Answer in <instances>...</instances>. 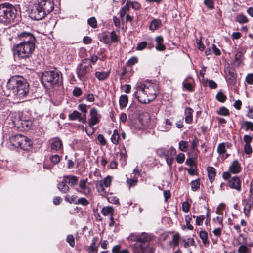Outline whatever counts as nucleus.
I'll return each instance as SVG.
<instances>
[{
    "label": "nucleus",
    "mask_w": 253,
    "mask_h": 253,
    "mask_svg": "<svg viewBox=\"0 0 253 253\" xmlns=\"http://www.w3.org/2000/svg\"><path fill=\"white\" fill-rule=\"evenodd\" d=\"M199 144V140L197 138H195L191 142V148L193 151H195Z\"/></svg>",
    "instance_id": "62"
},
{
    "label": "nucleus",
    "mask_w": 253,
    "mask_h": 253,
    "mask_svg": "<svg viewBox=\"0 0 253 253\" xmlns=\"http://www.w3.org/2000/svg\"><path fill=\"white\" fill-rule=\"evenodd\" d=\"M199 236L204 245L209 243L208 233L207 232L205 231H201L199 233Z\"/></svg>",
    "instance_id": "39"
},
{
    "label": "nucleus",
    "mask_w": 253,
    "mask_h": 253,
    "mask_svg": "<svg viewBox=\"0 0 253 253\" xmlns=\"http://www.w3.org/2000/svg\"><path fill=\"white\" fill-rule=\"evenodd\" d=\"M30 120V117L29 116L20 112L10 113V115L6 118L7 122L11 121L12 123H15V121L18 120L22 122Z\"/></svg>",
    "instance_id": "12"
},
{
    "label": "nucleus",
    "mask_w": 253,
    "mask_h": 253,
    "mask_svg": "<svg viewBox=\"0 0 253 253\" xmlns=\"http://www.w3.org/2000/svg\"><path fill=\"white\" fill-rule=\"evenodd\" d=\"M229 186L231 189H234L238 192L241 191V182L238 177L234 176L229 180Z\"/></svg>",
    "instance_id": "17"
},
{
    "label": "nucleus",
    "mask_w": 253,
    "mask_h": 253,
    "mask_svg": "<svg viewBox=\"0 0 253 253\" xmlns=\"http://www.w3.org/2000/svg\"><path fill=\"white\" fill-rule=\"evenodd\" d=\"M172 234L173 235L174 234L171 232H164L160 235L159 239L162 241H166L168 239H170V236Z\"/></svg>",
    "instance_id": "44"
},
{
    "label": "nucleus",
    "mask_w": 253,
    "mask_h": 253,
    "mask_svg": "<svg viewBox=\"0 0 253 253\" xmlns=\"http://www.w3.org/2000/svg\"><path fill=\"white\" fill-rule=\"evenodd\" d=\"M162 24L161 21L159 19H154L152 21L149 29L151 30L154 31L158 29Z\"/></svg>",
    "instance_id": "30"
},
{
    "label": "nucleus",
    "mask_w": 253,
    "mask_h": 253,
    "mask_svg": "<svg viewBox=\"0 0 253 253\" xmlns=\"http://www.w3.org/2000/svg\"><path fill=\"white\" fill-rule=\"evenodd\" d=\"M7 87L12 91L19 99H22L29 92V84L21 76H13L7 81Z\"/></svg>",
    "instance_id": "1"
},
{
    "label": "nucleus",
    "mask_w": 253,
    "mask_h": 253,
    "mask_svg": "<svg viewBox=\"0 0 253 253\" xmlns=\"http://www.w3.org/2000/svg\"><path fill=\"white\" fill-rule=\"evenodd\" d=\"M13 126L17 127L21 131H27L30 129L32 122L30 120L20 122V121H16L15 123H12Z\"/></svg>",
    "instance_id": "14"
},
{
    "label": "nucleus",
    "mask_w": 253,
    "mask_h": 253,
    "mask_svg": "<svg viewBox=\"0 0 253 253\" xmlns=\"http://www.w3.org/2000/svg\"><path fill=\"white\" fill-rule=\"evenodd\" d=\"M106 198L107 199L109 202L117 204H119V199L117 197L113 196L112 194H108L107 196H106Z\"/></svg>",
    "instance_id": "42"
},
{
    "label": "nucleus",
    "mask_w": 253,
    "mask_h": 253,
    "mask_svg": "<svg viewBox=\"0 0 253 253\" xmlns=\"http://www.w3.org/2000/svg\"><path fill=\"white\" fill-rule=\"evenodd\" d=\"M246 82L250 84H253V74H249L246 77Z\"/></svg>",
    "instance_id": "61"
},
{
    "label": "nucleus",
    "mask_w": 253,
    "mask_h": 253,
    "mask_svg": "<svg viewBox=\"0 0 253 253\" xmlns=\"http://www.w3.org/2000/svg\"><path fill=\"white\" fill-rule=\"evenodd\" d=\"M97 140L99 142L101 145H105L106 144V141L102 134H99L97 136Z\"/></svg>",
    "instance_id": "64"
},
{
    "label": "nucleus",
    "mask_w": 253,
    "mask_h": 253,
    "mask_svg": "<svg viewBox=\"0 0 253 253\" xmlns=\"http://www.w3.org/2000/svg\"><path fill=\"white\" fill-rule=\"evenodd\" d=\"M179 149L182 152H186L188 147V142L186 141L181 140L179 142Z\"/></svg>",
    "instance_id": "40"
},
{
    "label": "nucleus",
    "mask_w": 253,
    "mask_h": 253,
    "mask_svg": "<svg viewBox=\"0 0 253 253\" xmlns=\"http://www.w3.org/2000/svg\"><path fill=\"white\" fill-rule=\"evenodd\" d=\"M136 90L134 95L137 98L138 101L142 103H147L149 102V99L146 97V92L145 84L138 83L136 85Z\"/></svg>",
    "instance_id": "8"
},
{
    "label": "nucleus",
    "mask_w": 253,
    "mask_h": 253,
    "mask_svg": "<svg viewBox=\"0 0 253 253\" xmlns=\"http://www.w3.org/2000/svg\"><path fill=\"white\" fill-rule=\"evenodd\" d=\"M109 72H96L95 76L99 80L104 81L109 77Z\"/></svg>",
    "instance_id": "29"
},
{
    "label": "nucleus",
    "mask_w": 253,
    "mask_h": 253,
    "mask_svg": "<svg viewBox=\"0 0 253 253\" xmlns=\"http://www.w3.org/2000/svg\"><path fill=\"white\" fill-rule=\"evenodd\" d=\"M16 10L9 3L1 4V23L5 25L12 22L16 17Z\"/></svg>",
    "instance_id": "5"
},
{
    "label": "nucleus",
    "mask_w": 253,
    "mask_h": 253,
    "mask_svg": "<svg viewBox=\"0 0 253 253\" xmlns=\"http://www.w3.org/2000/svg\"><path fill=\"white\" fill-rule=\"evenodd\" d=\"M86 105L84 104H80L78 105V109L83 113L82 118L79 119V122L84 124L86 122V114L87 113Z\"/></svg>",
    "instance_id": "21"
},
{
    "label": "nucleus",
    "mask_w": 253,
    "mask_h": 253,
    "mask_svg": "<svg viewBox=\"0 0 253 253\" xmlns=\"http://www.w3.org/2000/svg\"><path fill=\"white\" fill-rule=\"evenodd\" d=\"M90 65H85L82 64H80L77 68L78 77L82 81L87 79V75L90 70Z\"/></svg>",
    "instance_id": "13"
},
{
    "label": "nucleus",
    "mask_w": 253,
    "mask_h": 253,
    "mask_svg": "<svg viewBox=\"0 0 253 253\" xmlns=\"http://www.w3.org/2000/svg\"><path fill=\"white\" fill-rule=\"evenodd\" d=\"M139 233H132L129 235L128 237V240L132 241H136L139 242Z\"/></svg>",
    "instance_id": "48"
},
{
    "label": "nucleus",
    "mask_w": 253,
    "mask_h": 253,
    "mask_svg": "<svg viewBox=\"0 0 253 253\" xmlns=\"http://www.w3.org/2000/svg\"><path fill=\"white\" fill-rule=\"evenodd\" d=\"M35 45L28 44H18L15 48V54H16L20 60L29 59L34 51Z\"/></svg>",
    "instance_id": "6"
},
{
    "label": "nucleus",
    "mask_w": 253,
    "mask_h": 253,
    "mask_svg": "<svg viewBox=\"0 0 253 253\" xmlns=\"http://www.w3.org/2000/svg\"><path fill=\"white\" fill-rule=\"evenodd\" d=\"M245 239H246V237H245V235L243 234L240 235L239 239H238V243L241 245L238 250L239 253H246L247 252V247L244 245L246 243Z\"/></svg>",
    "instance_id": "20"
},
{
    "label": "nucleus",
    "mask_w": 253,
    "mask_h": 253,
    "mask_svg": "<svg viewBox=\"0 0 253 253\" xmlns=\"http://www.w3.org/2000/svg\"><path fill=\"white\" fill-rule=\"evenodd\" d=\"M87 179H81L79 182V189H77L76 190L78 192H82L85 195L89 193L90 189L89 187L86 185Z\"/></svg>",
    "instance_id": "19"
},
{
    "label": "nucleus",
    "mask_w": 253,
    "mask_h": 253,
    "mask_svg": "<svg viewBox=\"0 0 253 253\" xmlns=\"http://www.w3.org/2000/svg\"><path fill=\"white\" fill-rule=\"evenodd\" d=\"M231 144L229 142H222L218 145L217 151L220 155L224 154L226 152V148H229L231 146Z\"/></svg>",
    "instance_id": "24"
},
{
    "label": "nucleus",
    "mask_w": 253,
    "mask_h": 253,
    "mask_svg": "<svg viewBox=\"0 0 253 253\" xmlns=\"http://www.w3.org/2000/svg\"><path fill=\"white\" fill-rule=\"evenodd\" d=\"M244 126L246 130H251L253 131V123L249 121H245L244 123Z\"/></svg>",
    "instance_id": "54"
},
{
    "label": "nucleus",
    "mask_w": 253,
    "mask_h": 253,
    "mask_svg": "<svg viewBox=\"0 0 253 253\" xmlns=\"http://www.w3.org/2000/svg\"><path fill=\"white\" fill-rule=\"evenodd\" d=\"M113 212V208L110 206L104 207L101 211L102 213L104 215L112 214Z\"/></svg>",
    "instance_id": "43"
},
{
    "label": "nucleus",
    "mask_w": 253,
    "mask_h": 253,
    "mask_svg": "<svg viewBox=\"0 0 253 253\" xmlns=\"http://www.w3.org/2000/svg\"><path fill=\"white\" fill-rule=\"evenodd\" d=\"M190 79L192 82L193 81L192 79L191 78H187L184 80L183 82V86L184 88L189 91H192L193 90V87L191 82L188 81V80Z\"/></svg>",
    "instance_id": "32"
},
{
    "label": "nucleus",
    "mask_w": 253,
    "mask_h": 253,
    "mask_svg": "<svg viewBox=\"0 0 253 253\" xmlns=\"http://www.w3.org/2000/svg\"><path fill=\"white\" fill-rule=\"evenodd\" d=\"M50 161L54 164H58L60 161V158L59 155H54L50 157Z\"/></svg>",
    "instance_id": "60"
},
{
    "label": "nucleus",
    "mask_w": 253,
    "mask_h": 253,
    "mask_svg": "<svg viewBox=\"0 0 253 253\" xmlns=\"http://www.w3.org/2000/svg\"><path fill=\"white\" fill-rule=\"evenodd\" d=\"M242 170L241 164L237 160H234L230 165L228 171L223 172V178L225 180L231 178V174H237Z\"/></svg>",
    "instance_id": "9"
},
{
    "label": "nucleus",
    "mask_w": 253,
    "mask_h": 253,
    "mask_svg": "<svg viewBox=\"0 0 253 253\" xmlns=\"http://www.w3.org/2000/svg\"><path fill=\"white\" fill-rule=\"evenodd\" d=\"M110 41L111 43L117 42L118 41V36L117 35L114 31H112L110 33Z\"/></svg>",
    "instance_id": "57"
},
{
    "label": "nucleus",
    "mask_w": 253,
    "mask_h": 253,
    "mask_svg": "<svg viewBox=\"0 0 253 253\" xmlns=\"http://www.w3.org/2000/svg\"><path fill=\"white\" fill-rule=\"evenodd\" d=\"M204 3L209 9L212 10L214 8L213 0H204Z\"/></svg>",
    "instance_id": "47"
},
{
    "label": "nucleus",
    "mask_w": 253,
    "mask_h": 253,
    "mask_svg": "<svg viewBox=\"0 0 253 253\" xmlns=\"http://www.w3.org/2000/svg\"><path fill=\"white\" fill-rule=\"evenodd\" d=\"M146 97L149 99V102L153 100L159 93V87L155 83L146 82L145 84Z\"/></svg>",
    "instance_id": "10"
},
{
    "label": "nucleus",
    "mask_w": 253,
    "mask_h": 253,
    "mask_svg": "<svg viewBox=\"0 0 253 253\" xmlns=\"http://www.w3.org/2000/svg\"><path fill=\"white\" fill-rule=\"evenodd\" d=\"M180 242L183 243V247L186 249L190 248L191 247H196L197 246L193 238H182L178 233H176L173 235L172 240L169 242V245L170 246L175 247L179 246Z\"/></svg>",
    "instance_id": "7"
},
{
    "label": "nucleus",
    "mask_w": 253,
    "mask_h": 253,
    "mask_svg": "<svg viewBox=\"0 0 253 253\" xmlns=\"http://www.w3.org/2000/svg\"><path fill=\"white\" fill-rule=\"evenodd\" d=\"M121 246L120 245L114 246L112 249V253H130L129 251L126 249L121 250Z\"/></svg>",
    "instance_id": "33"
},
{
    "label": "nucleus",
    "mask_w": 253,
    "mask_h": 253,
    "mask_svg": "<svg viewBox=\"0 0 253 253\" xmlns=\"http://www.w3.org/2000/svg\"><path fill=\"white\" fill-rule=\"evenodd\" d=\"M229 82L231 84H234L236 82V74L234 71L230 69L228 71V75H227Z\"/></svg>",
    "instance_id": "31"
},
{
    "label": "nucleus",
    "mask_w": 253,
    "mask_h": 253,
    "mask_svg": "<svg viewBox=\"0 0 253 253\" xmlns=\"http://www.w3.org/2000/svg\"><path fill=\"white\" fill-rule=\"evenodd\" d=\"M182 207L183 211L186 213H188L190 208V204L188 202H184L182 203Z\"/></svg>",
    "instance_id": "63"
},
{
    "label": "nucleus",
    "mask_w": 253,
    "mask_h": 253,
    "mask_svg": "<svg viewBox=\"0 0 253 253\" xmlns=\"http://www.w3.org/2000/svg\"><path fill=\"white\" fill-rule=\"evenodd\" d=\"M62 147V142L60 139H56L54 140L51 144V148L53 150H58Z\"/></svg>",
    "instance_id": "36"
},
{
    "label": "nucleus",
    "mask_w": 253,
    "mask_h": 253,
    "mask_svg": "<svg viewBox=\"0 0 253 253\" xmlns=\"http://www.w3.org/2000/svg\"><path fill=\"white\" fill-rule=\"evenodd\" d=\"M66 241L72 247L75 246V239L72 235H68L66 238Z\"/></svg>",
    "instance_id": "51"
},
{
    "label": "nucleus",
    "mask_w": 253,
    "mask_h": 253,
    "mask_svg": "<svg viewBox=\"0 0 253 253\" xmlns=\"http://www.w3.org/2000/svg\"><path fill=\"white\" fill-rule=\"evenodd\" d=\"M217 112L220 115L227 116L229 114V110L224 107L220 108Z\"/></svg>",
    "instance_id": "56"
},
{
    "label": "nucleus",
    "mask_w": 253,
    "mask_h": 253,
    "mask_svg": "<svg viewBox=\"0 0 253 253\" xmlns=\"http://www.w3.org/2000/svg\"><path fill=\"white\" fill-rule=\"evenodd\" d=\"M82 93V89L79 87H75V88L74 89V90L73 91V94L75 97H78L80 96L81 95Z\"/></svg>",
    "instance_id": "58"
},
{
    "label": "nucleus",
    "mask_w": 253,
    "mask_h": 253,
    "mask_svg": "<svg viewBox=\"0 0 253 253\" xmlns=\"http://www.w3.org/2000/svg\"><path fill=\"white\" fill-rule=\"evenodd\" d=\"M76 204H81L83 206H86L89 204V202L85 198H80L75 202Z\"/></svg>",
    "instance_id": "53"
},
{
    "label": "nucleus",
    "mask_w": 253,
    "mask_h": 253,
    "mask_svg": "<svg viewBox=\"0 0 253 253\" xmlns=\"http://www.w3.org/2000/svg\"><path fill=\"white\" fill-rule=\"evenodd\" d=\"M138 62V59L136 57H132L129 59L126 63L128 66H132Z\"/></svg>",
    "instance_id": "55"
},
{
    "label": "nucleus",
    "mask_w": 253,
    "mask_h": 253,
    "mask_svg": "<svg viewBox=\"0 0 253 253\" xmlns=\"http://www.w3.org/2000/svg\"><path fill=\"white\" fill-rule=\"evenodd\" d=\"M191 189L193 191H196L198 188H199L200 187V180L199 179H196L195 180H193L190 183Z\"/></svg>",
    "instance_id": "45"
},
{
    "label": "nucleus",
    "mask_w": 253,
    "mask_h": 253,
    "mask_svg": "<svg viewBox=\"0 0 253 253\" xmlns=\"http://www.w3.org/2000/svg\"><path fill=\"white\" fill-rule=\"evenodd\" d=\"M82 118L81 114L77 110H74L72 113L69 115V119L70 120H75L78 119L79 122V119Z\"/></svg>",
    "instance_id": "38"
},
{
    "label": "nucleus",
    "mask_w": 253,
    "mask_h": 253,
    "mask_svg": "<svg viewBox=\"0 0 253 253\" xmlns=\"http://www.w3.org/2000/svg\"><path fill=\"white\" fill-rule=\"evenodd\" d=\"M147 45V43L146 42H142L138 44L136 47V49L137 50H142L146 47Z\"/></svg>",
    "instance_id": "59"
},
{
    "label": "nucleus",
    "mask_w": 253,
    "mask_h": 253,
    "mask_svg": "<svg viewBox=\"0 0 253 253\" xmlns=\"http://www.w3.org/2000/svg\"><path fill=\"white\" fill-rule=\"evenodd\" d=\"M90 118L88 120V125L90 127H92L99 122L100 115L98 114L96 108H93L90 111Z\"/></svg>",
    "instance_id": "15"
},
{
    "label": "nucleus",
    "mask_w": 253,
    "mask_h": 253,
    "mask_svg": "<svg viewBox=\"0 0 253 253\" xmlns=\"http://www.w3.org/2000/svg\"><path fill=\"white\" fill-rule=\"evenodd\" d=\"M216 99L221 102H224L226 99V96L221 91L217 93L216 96Z\"/></svg>",
    "instance_id": "50"
},
{
    "label": "nucleus",
    "mask_w": 253,
    "mask_h": 253,
    "mask_svg": "<svg viewBox=\"0 0 253 253\" xmlns=\"http://www.w3.org/2000/svg\"><path fill=\"white\" fill-rule=\"evenodd\" d=\"M62 80V74L57 70L45 71L42 76V82L46 88H50L54 85L61 83Z\"/></svg>",
    "instance_id": "3"
},
{
    "label": "nucleus",
    "mask_w": 253,
    "mask_h": 253,
    "mask_svg": "<svg viewBox=\"0 0 253 253\" xmlns=\"http://www.w3.org/2000/svg\"><path fill=\"white\" fill-rule=\"evenodd\" d=\"M236 20L239 23L242 24L246 23L248 21L247 17L245 15L242 14L237 15L236 17Z\"/></svg>",
    "instance_id": "46"
},
{
    "label": "nucleus",
    "mask_w": 253,
    "mask_h": 253,
    "mask_svg": "<svg viewBox=\"0 0 253 253\" xmlns=\"http://www.w3.org/2000/svg\"><path fill=\"white\" fill-rule=\"evenodd\" d=\"M151 235L146 232H142L139 234V242L141 243H145L149 242L151 240Z\"/></svg>",
    "instance_id": "27"
},
{
    "label": "nucleus",
    "mask_w": 253,
    "mask_h": 253,
    "mask_svg": "<svg viewBox=\"0 0 253 253\" xmlns=\"http://www.w3.org/2000/svg\"><path fill=\"white\" fill-rule=\"evenodd\" d=\"M96 188L99 194L103 197H106L108 194L106 188L104 185H102L101 182H96Z\"/></svg>",
    "instance_id": "26"
},
{
    "label": "nucleus",
    "mask_w": 253,
    "mask_h": 253,
    "mask_svg": "<svg viewBox=\"0 0 253 253\" xmlns=\"http://www.w3.org/2000/svg\"><path fill=\"white\" fill-rule=\"evenodd\" d=\"M63 178L71 186H74L77 184L78 177L76 176L72 175H65L63 176Z\"/></svg>",
    "instance_id": "23"
},
{
    "label": "nucleus",
    "mask_w": 253,
    "mask_h": 253,
    "mask_svg": "<svg viewBox=\"0 0 253 253\" xmlns=\"http://www.w3.org/2000/svg\"><path fill=\"white\" fill-rule=\"evenodd\" d=\"M193 110L190 107H187L185 110V122L187 124H191L193 121Z\"/></svg>",
    "instance_id": "25"
},
{
    "label": "nucleus",
    "mask_w": 253,
    "mask_h": 253,
    "mask_svg": "<svg viewBox=\"0 0 253 253\" xmlns=\"http://www.w3.org/2000/svg\"><path fill=\"white\" fill-rule=\"evenodd\" d=\"M112 178L110 176H107L103 180L97 181L98 182H101L102 185H104L106 188H108L111 183Z\"/></svg>",
    "instance_id": "41"
},
{
    "label": "nucleus",
    "mask_w": 253,
    "mask_h": 253,
    "mask_svg": "<svg viewBox=\"0 0 253 253\" xmlns=\"http://www.w3.org/2000/svg\"><path fill=\"white\" fill-rule=\"evenodd\" d=\"M35 7L32 10L30 17L36 20H40L53 10L54 2L53 0H37Z\"/></svg>",
    "instance_id": "2"
},
{
    "label": "nucleus",
    "mask_w": 253,
    "mask_h": 253,
    "mask_svg": "<svg viewBox=\"0 0 253 253\" xmlns=\"http://www.w3.org/2000/svg\"><path fill=\"white\" fill-rule=\"evenodd\" d=\"M67 183L66 180L63 179L61 182L58 184L57 188L61 193H67L69 191L70 188Z\"/></svg>",
    "instance_id": "22"
},
{
    "label": "nucleus",
    "mask_w": 253,
    "mask_h": 253,
    "mask_svg": "<svg viewBox=\"0 0 253 253\" xmlns=\"http://www.w3.org/2000/svg\"><path fill=\"white\" fill-rule=\"evenodd\" d=\"M87 23L93 28H96L97 26L96 19L94 17L88 19L87 20Z\"/></svg>",
    "instance_id": "49"
},
{
    "label": "nucleus",
    "mask_w": 253,
    "mask_h": 253,
    "mask_svg": "<svg viewBox=\"0 0 253 253\" xmlns=\"http://www.w3.org/2000/svg\"><path fill=\"white\" fill-rule=\"evenodd\" d=\"M17 39L21 42L20 43L35 45V38L33 34L29 32H22L17 35Z\"/></svg>",
    "instance_id": "11"
},
{
    "label": "nucleus",
    "mask_w": 253,
    "mask_h": 253,
    "mask_svg": "<svg viewBox=\"0 0 253 253\" xmlns=\"http://www.w3.org/2000/svg\"><path fill=\"white\" fill-rule=\"evenodd\" d=\"M207 171L209 179L211 183H212L216 175L215 169L212 167H208Z\"/></svg>",
    "instance_id": "28"
},
{
    "label": "nucleus",
    "mask_w": 253,
    "mask_h": 253,
    "mask_svg": "<svg viewBox=\"0 0 253 253\" xmlns=\"http://www.w3.org/2000/svg\"><path fill=\"white\" fill-rule=\"evenodd\" d=\"M128 103V97L126 95H122L119 99V104L121 109L126 107Z\"/></svg>",
    "instance_id": "34"
},
{
    "label": "nucleus",
    "mask_w": 253,
    "mask_h": 253,
    "mask_svg": "<svg viewBox=\"0 0 253 253\" xmlns=\"http://www.w3.org/2000/svg\"><path fill=\"white\" fill-rule=\"evenodd\" d=\"M150 119V115L147 112L142 113L139 116V120L142 124L148 123Z\"/></svg>",
    "instance_id": "37"
},
{
    "label": "nucleus",
    "mask_w": 253,
    "mask_h": 253,
    "mask_svg": "<svg viewBox=\"0 0 253 253\" xmlns=\"http://www.w3.org/2000/svg\"><path fill=\"white\" fill-rule=\"evenodd\" d=\"M145 248L141 244L136 243L133 248V253H144Z\"/></svg>",
    "instance_id": "35"
},
{
    "label": "nucleus",
    "mask_w": 253,
    "mask_h": 253,
    "mask_svg": "<svg viewBox=\"0 0 253 253\" xmlns=\"http://www.w3.org/2000/svg\"><path fill=\"white\" fill-rule=\"evenodd\" d=\"M100 242L98 237L93 238L90 246H88L87 251L88 253H97Z\"/></svg>",
    "instance_id": "18"
},
{
    "label": "nucleus",
    "mask_w": 253,
    "mask_h": 253,
    "mask_svg": "<svg viewBox=\"0 0 253 253\" xmlns=\"http://www.w3.org/2000/svg\"><path fill=\"white\" fill-rule=\"evenodd\" d=\"M185 160V155L183 153H180L178 154L176 157V160L179 164H182L184 162Z\"/></svg>",
    "instance_id": "52"
},
{
    "label": "nucleus",
    "mask_w": 253,
    "mask_h": 253,
    "mask_svg": "<svg viewBox=\"0 0 253 253\" xmlns=\"http://www.w3.org/2000/svg\"><path fill=\"white\" fill-rule=\"evenodd\" d=\"M225 204L221 203L217 207L215 213H213V220L217 221H222L224 218V211Z\"/></svg>",
    "instance_id": "16"
},
{
    "label": "nucleus",
    "mask_w": 253,
    "mask_h": 253,
    "mask_svg": "<svg viewBox=\"0 0 253 253\" xmlns=\"http://www.w3.org/2000/svg\"><path fill=\"white\" fill-rule=\"evenodd\" d=\"M9 142L14 148H20L24 150H29L33 143L28 137L19 134L12 135L9 137Z\"/></svg>",
    "instance_id": "4"
}]
</instances>
